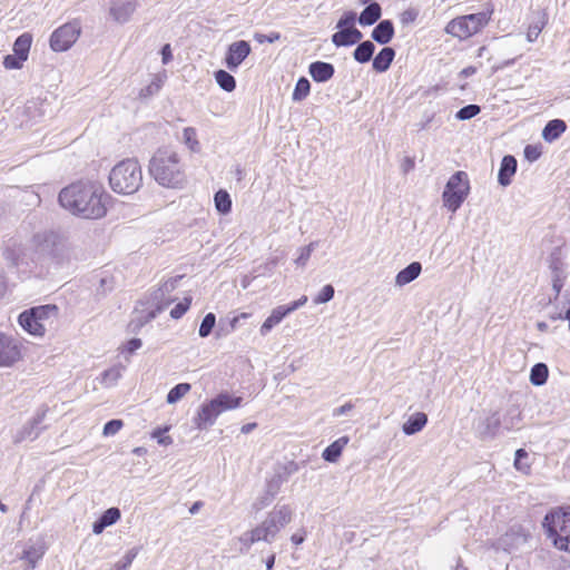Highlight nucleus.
<instances>
[{
	"mask_svg": "<svg viewBox=\"0 0 570 570\" xmlns=\"http://www.w3.org/2000/svg\"><path fill=\"white\" fill-rule=\"evenodd\" d=\"M111 199L101 184L89 180L72 183L59 194V203L63 208L86 219L105 217Z\"/></svg>",
	"mask_w": 570,
	"mask_h": 570,
	"instance_id": "1",
	"label": "nucleus"
},
{
	"mask_svg": "<svg viewBox=\"0 0 570 570\" xmlns=\"http://www.w3.org/2000/svg\"><path fill=\"white\" fill-rule=\"evenodd\" d=\"M149 173L160 185L180 188L186 181L183 164L170 145L157 149L149 164Z\"/></svg>",
	"mask_w": 570,
	"mask_h": 570,
	"instance_id": "2",
	"label": "nucleus"
},
{
	"mask_svg": "<svg viewBox=\"0 0 570 570\" xmlns=\"http://www.w3.org/2000/svg\"><path fill=\"white\" fill-rule=\"evenodd\" d=\"M59 307L56 304H46L24 309L18 316V324L29 335L43 337L48 328L58 321Z\"/></svg>",
	"mask_w": 570,
	"mask_h": 570,
	"instance_id": "3",
	"label": "nucleus"
},
{
	"mask_svg": "<svg viewBox=\"0 0 570 570\" xmlns=\"http://www.w3.org/2000/svg\"><path fill=\"white\" fill-rule=\"evenodd\" d=\"M141 181V168L134 159H126L118 163L109 174L111 189L122 195H130L137 191Z\"/></svg>",
	"mask_w": 570,
	"mask_h": 570,
	"instance_id": "4",
	"label": "nucleus"
},
{
	"mask_svg": "<svg viewBox=\"0 0 570 570\" xmlns=\"http://www.w3.org/2000/svg\"><path fill=\"white\" fill-rule=\"evenodd\" d=\"M543 528L557 549L570 552V510L552 509L544 517Z\"/></svg>",
	"mask_w": 570,
	"mask_h": 570,
	"instance_id": "5",
	"label": "nucleus"
},
{
	"mask_svg": "<svg viewBox=\"0 0 570 570\" xmlns=\"http://www.w3.org/2000/svg\"><path fill=\"white\" fill-rule=\"evenodd\" d=\"M491 12H478L452 19L445 27V32L461 40L478 33L490 21Z\"/></svg>",
	"mask_w": 570,
	"mask_h": 570,
	"instance_id": "6",
	"label": "nucleus"
},
{
	"mask_svg": "<svg viewBox=\"0 0 570 570\" xmlns=\"http://www.w3.org/2000/svg\"><path fill=\"white\" fill-rule=\"evenodd\" d=\"M470 193V180L465 171H456L448 180L442 194L443 205L456 212Z\"/></svg>",
	"mask_w": 570,
	"mask_h": 570,
	"instance_id": "7",
	"label": "nucleus"
},
{
	"mask_svg": "<svg viewBox=\"0 0 570 570\" xmlns=\"http://www.w3.org/2000/svg\"><path fill=\"white\" fill-rule=\"evenodd\" d=\"M291 521L289 511H279L277 514L269 515L259 525L252 529L248 533V538H239L246 547H250L258 541H268L269 537H274L277 532Z\"/></svg>",
	"mask_w": 570,
	"mask_h": 570,
	"instance_id": "8",
	"label": "nucleus"
},
{
	"mask_svg": "<svg viewBox=\"0 0 570 570\" xmlns=\"http://www.w3.org/2000/svg\"><path fill=\"white\" fill-rule=\"evenodd\" d=\"M81 28L78 21H71L56 29L50 37V48L56 52L68 50L79 38Z\"/></svg>",
	"mask_w": 570,
	"mask_h": 570,
	"instance_id": "9",
	"label": "nucleus"
},
{
	"mask_svg": "<svg viewBox=\"0 0 570 570\" xmlns=\"http://www.w3.org/2000/svg\"><path fill=\"white\" fill-rule=\"evenodd\" d=\"M22 358V344L16 337L0 333V366L9 367Z\"/></svg>",
	"mask_w": 570,
	"mask_h": 570,
	"instance_id": "10",
	"label": "nucleus"
},
{
	"mask_svg": "<svg viewBox=\"0 0 570 570\" xmlns=\"http://www.w3.org/2000/svg\"><path fill=\"white\" fill-rule=\"evenodd\" d=\"M250 51V45L245 40H238L230 43L225 56L226 67L229 70L235 71L249 56Z\"/></svg>",
	"mask_w": 570,
	"mask_h": 570,
	"instance_id": "11",
	"label": "nucleus"
},
{
	"mask_svg": "<svg viewBox=\"0 0 570 570\" xmlns=\"http://www.w3.org/2000/svg\"><path fill=\"white\" fill-rule=\"evenodd\" d=\"M137 8L136 0H119L111 3L109 14L117 23L124 24L131 19Z\"/></svg>",
	"mask_w": 570,
	"mask_h": 570,
	"instance_id": "12",
	"label": "nucleus"
},
{
	"mask_svg": "<svg viewBox=\"0 0 570 570\" xmlns=\"http://www.w3.org/2000/svg\"><path fill=\"white\" fill-rule=\"evenodd\" d=\"M220 413V409H218L216 403L212 400L200 406L195 417V424L198 429H206L215 422Z\"/></svg>",
	"mask_w": 570,
	"mask_h": 570,
	"instance_id": "13",
	"label": "nucleus"
},
{
	"mask_svg": "<svg viewBox=\"0 0 570 570\" xmlns=\"http://www.w3.org/2000/svg\"><path fill=\"white\" fill-rule=\"evenodd\" d=\"M46 552V547L43 543H36L27 546L20 559L26 562L27 570H33L37 563L43 558Z\"/></svg>",
	"mask_w": 570,
	"mask_h": 570,
	"instance_id": "14",
	"label": "nucleus"
},
{
	"mask_svg": "<svg viewBox=\"0 0 570 570\" xmlns=\"http://www.w3.org/2000/svg\"><path fill=\"white\" fill-rule=\"evenodd\" d=\"M308 71L316 82H325L333 77L335 69L332 63L315 61L309 65Z\"/></svg>",
	"mask_w": 570,
	"mask_h": 570,
	"instance_id": "15",
	"label": "nucleus"
},
{
	"mask_svg": "<svg viewBox=\"0 0 570 570\" xmlns=\"http://www.w3.org/2000/svg\"><path fill=\"white\" fill-rule=\"evenodd\" d=\"M394 36V26L391 20H382L372 30L371 37L380 45L389 43Z\"/></svg>",
	"mask_w": 570,
	"mask_h": 570,
	"instance_id": "16",
	"label": "nucleus"
},
{
	"mask_svg": "<svg viewBox=\"0 0 570 570\" xmlns=\"http://www.w3.org/2000/svg\"><path fill=\"white\" fill-rule=\"evenodd\" d=\"M120 510L118 508H109L96 522H94V533L100 534L105 528L116 523L120 519Z\"/></svg>",
	"mask_w": 570,
	"mask_h": 570,
	"instance_id": "17",
	"label": "nucleus"
},
{
	"mask_svg": "<svg viewBox=\"0 0 570 570\" xmlns=\"http://www.w3.org/2000/svg\"><path fill=\"white\" fill-rule=\"evenodd\" d=\"M517 170V160L513 156H504L501 161V167L499 170V183L502 186H507L511 183L512 176Z\"/></svg>",
	"mask_w": 570,
	"mask_h": 570,
	"instance_id": "18",
	"label": "nucleus"
},
{
	"mask_svg": "<svg viewBox=\"0 0 570 570\" xmlns=\"http://www.w3.org/2000/svg\"><path fill=\"white\" fill-rule=\"evenodd\" d=\"M395 57V50L384 47L373 59V69L377 72L386 71Z\"/></svg>",
	"mask_w": 570,
	"mask_h": 570,
	"instance_id": "19",
	"label": "nucleus"
},
{
	"mask_svg": "<svg viewBox=\"0 0 570 570\" xmlns=\"http://www.w3.org/2000/svg\"><path fill=\"white\" fill-rule=\"evenodd\" d=\"M428 423V416L423 412L412 414L403 424V432L406 435H412L420 432Z\"/></svg>",
	"mask_w": 570,
	"mask_h": 570,
	"instance_id": "20",
	"label": "nucleus"
},
{
	"mask_svg": "<svg viewBox=\"0 0 570 570\" xmlns=\"http://www.w3.org/2000/svg\"><path fill=\"white\" fill-rule=\"evenodd\" d=\"M381 14H382L381 6L377 2H371L361 12L357 20H358V23L362 26H372L381 18Z\"/></svg>",
	"mask_w": 570,
	"mask_h": 570,
	"instance_id": "21",
	"label": "nucleus"
},
{
	"mask_svg": "<svg viewBox=\"0 0 570 570\" xmlns=\"http://www.w3.org/2000/svg\"><path fill=\"white\" fill-rule=\"evenodd\" d=\"M348 441V436H342L334 441L323 451V459L327 462H336L341 456L344 448L347 445Z\"/></svg>",
	"mask_w": 570,
	"mask_h": 570,
	"instance_id": "22",
	"label": "nucleus"
},
{
	"mask_svg": "<svg viewBox=\"0 0 570 570\" xmlns=\"http://www.w3.org/2000/svg\"><path fill=\"white\" fill-rule=\"evenodd\" d=\"M286 306H277L271 313V315L264 321L261 326V334L266 335L274 326L282 322V320L288 315Z\"/></svg>",
	"mask_w": 570,
	"mask_h": 570,
	"instance_id": "23",
	"label": "nucleus"
},
{
	"mask_svg": "<svg viewBox=\"0 0 570 570\" xmlns=\"http://www.w3.org/2000/svg\"><path fill=\"white\" fill-rule=\"evenodd\" d=\"M567 129V125L561 119L550 120L542 130V137L547 141L558 139Z\"/></svg>",
	"mask_w": 570,
	"mask_h": 570,
	"instance_id": "24",
	"label": "nucleus"
},
{
	"mask_svg": "<svg viewBox=\"0 0 570 570\" xmlns=\"http://www.w3.org/2000/svg\"><path fill=\"white\" fill-rule=\"evenodd\" d=\"M43 107L45 101L41 99L29 100L23 108V114L27 116L28 121H37L41 118L46 112Z\"/></svg>",
	"mask_w": 570,
	"mask_h": 570,
	"instance_id": "25",
	"label": "nucleus"
},
{
	"mask_svg": "<svg viewBox=\"0 0 570 570\" xmlns=\"http://www.w3.org/2000/svg\"><path fill=\"white\" fill-rule=\"evenodd\" d=\"M421 268L422 267L420 263H411L407 267L399 272L396 275V284L403 286L414 281L420 275Z\"/></svg>",
	"mask_w": 570,
	"mask_h": 570,
	"instance_id": "26",
	"label": "nucleus"
},
{
	"mask_svg": "<svg viewBox=\"0 0 570 570\" xmlns=\"http://www.w3.org/2000/svg\"><path fill=\"white\" fill-rule=\"evenodd\" d=\"M31 43H32V35L29 33V32H24L22 35H20L14 43H13V52L17 55V56H20V59H28V56H29V51H30V48H31Z\"/></svg>",
	"mask_w": 570,
	"mask_h": 570,
	"instance_id": "27",
	"label": "nucleus"
},
{
	"mask_svg": "<svg viewBox=\"0 0 570 570\" xmlns=\"http://www.w3.org/2000/svg\"><path fill=\"white\" fill-rule=\"evenodd\" d=\"M216 210L222 215H228L232 212V197L225 189H219L214 195Z\"/></svg>",
	"mask_w": 570,
	"mask_h": 570,
	"instance_id": "28",
	"label": "nucleus"
},
{
	"mask_svg": "<svg viewBox=\"0 0 570 570\" xmlns=\"http://www.w3.org/2000/svg\"><path fill=\"white\" fill-rule=\"evenodd\" d=\"M375 46L372 41L365 40L356 47L353 52L354 59L360 63L368 62L374 53Z\"/></svg>",
	"mask_w": 570,
	"mask_h": 570,
	"instance_id": "29",
	"label": "nucleus"
},
{
	"mask_svg": "<svg viewBox=\"0 0 570 570\" xmlns=\"http://www.w3.org/2000/svg\"><path fill=\"white\" fill-rule=\"evenodd\" d=\"M213 401L216 403L218 409H220V412H223L240 406L243 400L239 396H230L227 393H220Z\"/></svg>",
	"mask_w": 570,
	"mask_h": 570,
	"instance_id": "30",
	"label": "nucleus"
},
{
	"mask_svg": "<svg viewBox=\"0 0 570 570\" xmlns=\"http://www.w3.org/2000/svg\"><path fill=\"white\" fill-rule=\"evenodd\" d=\"M214 76H215L216 82L223 90L230 92L235 89L236 80L226 70L220 69V70L216 71Z\"/></svg>",
	"mask_w": 570,
	"mask_h": 570,
	"instance_id": "31",
	"label": "nucleus"
},
{
	"mask_svg": "<svg viewBox=\"0 0 570 570\" xmlns=\"http://www.w3.org/2000/svg\"><path fill=\"white\" fill-rule=\"evenodd\" d=\"M548 375V366L543 363H538L531 368L530 381L533 385H542L547 382Z\"/></svg>",
	"mask_w": 570,
	"mask_h": 570,
	"instance_id": "32",
	"label": "nucleus"
},
{
	"mask_svg": "<svg viewBox=\"0 0 570 570\" xmlns=\"http://www.w3.org/2000/svg\"><path fill=\"white\" fill-rule=\"evenodd\" d=\"M191 386L189 383H179L174 386L167 394V402L173 404L184 397L189 391Z\"/></svg>",
	"mask_w": 570,
	"mask_h": 570,
	"instance_id": "33",
	"label": "nucleus"
},
{
	"mask_svg": "<svg viewBox=\"0 0 570 570\" xmlns=\"http://www.w3.org/2000/svg\"><path fill=\"white\" fill-rule=\"evenodd\" d=\"M529 454L524 449L515 451L514 468L523 473H529L531 465L528 462Z\"/></svg>",
	"mask_w": 570,
	"mask_h": 570,
	"instance_id": "34",
	"label": "nucleus"
},
{
	"mask_svg": "<svg viewBox=\"0 0 570 570\" xmlns=\"http://www.w3.org/2000/svg\"><path fill=\"white\" fill-rule=\"evenodd\" d=\"M309 89H311L309 81L304 77L299 78L298 81L296 82V86H295V89L293 92V100H295V101L303 100L309 94Z\"/></svg>",
	"mask_w": 570,
	"mask_h": 570,
	"instance_id": "35",
	"label": "nucleus"
},
{
	"mask_svg": "<svg viewBox=\"0 0 570 570\" xmlns=\"http://www.w3.org/2000/svg\"><path fill=\"white\" fill-rule=\"evenodd\" d=\"M351 28H343V29H340L337 32H335L333 36H332V42L336 46V47H347V46H352V37H351Z\"/></svg>",
	"mask_w": 570,
	"mask_h": 570,
	"instance_id": "36",
	"label": "nucleus"
},
{
	"mask_svg": "<svg viewBox=\"0 0 570 570\" xmlns=\"http://www.w3.org/2000/svg\"><path fill=\"white\" fill-rule=\"evenodd\" d=\"M163 86V80L159 76H155L151 82L145 88L140 89L139 98L146 99L156 95Z\"/></svg>",
	"mask_w": 570,
	"mask_h": 570,
	"instance_id": "37",
	"label": "nucleus"
},
{
	"mask_svg": "<svg viewBox=\"0 0 570 570\" xmlns=\"http://www.w3.org/2000/svg\"><path fill=\"white\" fill-rule=\"evenodd\" d=\"M216 323V316L213 313H208L202 321L199 326V336L207 337L213 331Z\"/></svg>",
	"mask_w": 570,
	"mask_h": 570,
	"instance_id": "38",
	"label": "nucleus"
},
{
	"mask_svg": "<svg viewBox=\"0 0 570 570\" xmlns=\"http://www.w3.org/2000/svg\"><path fill=\"white\" fill-rule=\"evenodd\" d=\"M481 111V108L480 106L478 105H468V106H464L462 107L458 112H456V118L460 119V120H469L473 117H475L476 115H479Z\"/></svg>",
	"mask_w": 570,
	"mask_h": 570,
	"instance_id": "39",
	"label": "nucleus"
},
{
	"mask_svg": "<svg viewBox=\"0 0 570 570\" xmlns=\"http://www.w3.org/2000/svg\"><path fill=\"white\" fill-rule=\"evenodd\" d=\"M190 305L191 297H185L170 311V316L175 320L180 318L189 309Z\"/></svg>",
	"mask_w": 570,
	"mask_h": 570,
	"instance_id": "40",
	"label": "nucleus"
},
{
	"mask_svg": "<svg viewBox=\"0 0 570 570\" xmlns=\"http://www.w3.org/2000/svg\"><path fill=\"white\" fill-rule=\"evenodd\" d=\"M26 59H20V56L7 55L3 59V67L6 69H21Z\"/></svg>",
	"mask_w": 570,
	"mask_h": 570,
	"instance_id": "41",
	"label": "nucleus"
},
{
	"mask_svg": "<svg viewBox=\"0 0 570 570\" xmlns=\"http://www.w3.org/2000/svg\"><path fill=\"white\" fill-rule=\"evenodd\" d=\"M355 21H356V13L354 11H346L342 14L340 20L337 21L336 28L343 29V28L354 27Z\"/></svg>",
	"mask_w": 570,
	"mask_h": 570,
	"instance_id": "42",
	"label": "nucleus"
},
{
	"mask_svg": "<svg viewBox=\"0 0 570 570\" xmlns=\"http://www.w3.org/2000/svg\"><path fill=\"white\" fill-rule=\"evenodd\" d=\"M334 296V287L332 285H325L318 295L314 298L315 304H323L331 301Z\"/></svg>",
	"mask_w": 570,
	"mask_h": 570,
	"instance_id": "43",
	"label": "nucleus"
},
{
	"mask_svg": "<svg viewBox=\"0 0 570 570\" xmlns=\"http://www.w3.org/2000/svg\"><path fill=\"white\" fill-rule=\"evenodd\" d=\"M124 425V422L121 420H111L107 422L104 426V435H115L118 433Z\"/></svg>",
	"mask_w": 570,
	"mask_h": 570,
	"instance_id": "44",
	"label": "nucleus"
},
{
	"mask_svg": "<svg viewBox=\"0 0 570 570\" xmlns=\"http://www.w3.org/2000/svg\"><path fill=\"white\" fill-rule=\"evenodd\" d=\"M544 26V21H538L529 26L527 31V39L529 42H533L539 37L542 28Z\"/></svg>",
	"mask_w": 570,
	"mask_h": 570,
	"instance_id": "45",
	"label": "nucleus"
},
{
	"mask_svg": "<svg viewBox=\"0 0 570 570\" xmlns=\"http://www.w3.org/2000/svg\"><path fill=\"white\" fill-rule=\"evenodd\" d=\"M542 154L541 145H527L524 149V156L528 160L534 161Z\"/></svg>",
	"mask_w": 570,
	"mask_h": 570,
	"instance_id": "46",
	"label": "nucleus"
},
{
	"mask_svg": "<svg viewBox=\"0 0 570 570\" xmlns=\"http://www.w3.org/2000/svg\"><path fill=\"white\" fill-rule=\"evenodd\" d=\"M167 431H168V428H165V429L158 428L153 432L151 435L154 439H157L159 444L169 445V444H171L173 440L169 435H165V433Z\"/></svg>",
	"mask_w": 570,
	"mask_h": 570,
	"instance_id": "47",
	"label": "nucleus"
},
{
	"mask_svg": "<svg viewBox=\"0 0 570 570\" xmlns=\"http://www.w3.org/2000/svg\"><path fill=\"white\" fill-rule=\"evenodd\" d=\"M254 39L259 43H264V42L273 43L281 39V35L278 32H271L269 35H264V33L257 32L254 35Z\"/></svg>",
	"mask_w": 570,
	"mask_h": 570,
	"instance_id": "48",
	"label": "nucleus"
},
{
	"mask_svg": "<svg viewBox=\"0 0 570 570\" xmlns=\"http://www.w3.org/2000/svg\"><path fill=\"white\" fill-rule=\"evenodd\" d=\"M417 10L413 9V8H410L407 10H404L401 14H400V20L403 24H409V23H412L416 20L417 18Z\"/></svg>",
	"mask_w": 570,
	"mask_h": 570,
	"instance_id": "49",
	"label": "nucleus"
},
{
	"mask_svg": "<svg viewBox=\"0 0 570 570\" xmlns=\"http://www.w3.org/2000/svg\"><path fill=\"white\" fill-rule=\"evenodd\" d=\"M173 59L171 48L169 43H166L161 48V60L164 65H167Z\"/></svg>",
	"mask_w": 570,
	"mask_h": 570,
	"instance_id": "50",
	"label": "nucleus"
},
{
	"mask_svg": "<svg viewBox=\"0 0 570 570\" xmlns=\"http://www.w3.org/2000/svg\"><path fill=\"white\" fill-rule=\"evenodd\" d=\"M184 140L185 142H197L196 141V130L191 127H187L184 129Z\"/></svg>",
	"mask_w": 570,
	"mask_h": 570,
	"instance_id": "51",
	"label": "nucleus"
},
{
	"mask_svg": "<svg viewBox=\"0 0 570 570\" xmlns=\"http://www.w3.org/2000/svg\"><path fill=\"white\" fill-rule=\"evenodd\" d=\"M306 302H307V296H302L297 301H294L288 306H286V308L289 313H292V312L296 311L297 308H299L301 306H303Z\"/></svg>",
	"mask_w": 570,
	"mask_h": 570,
	"instance_id": "52",
	"label": "nucleus"
},
{
	"mask_svg": "<svg viewBox=\"0 0 570 570\" xmlns=\"http://www.w3.org/2000/svg\"><path fill=\"white\" fill-rule=\"evenodd\" d=\"M351 41H352V45H355L362 38H363V33L355 27H351Z\"/></svg>",
	"mask_w": 570,
	"mask_h": 570,
	"instance_id": "53",
	"label": "nucleus"
},
{
	"mask_svg": "<svg viewBox=\"0 0 570 570\" xmlns=\"http://www.w3.org/2000/svg\"><path fill=\"white\" fill-rule=\"evenodd\" d=\"M141 346V341L139 338H132L127 343L128 352L132 353Z\"/></svg>",
	"mask_w": 570,
	"mask_h": 570,
	"instance_id": "54",
	"label": "nucleus"
},
{
	"mask_svg": "<svg viewBox=\"0 0 570 570\" xmlns=\"http://www.w3.org/2000/svg\"><path fill=\"white\" fill-rule=\"evenodd\" d=\"M291 540H292V542H293L295 546L301 544V543L305 540V532H303V533H294V534L291 537Z\"/></svg>",
	"mask_w": 570,
	"mask_h": 570,
	"instance_id": "55",
	"label": "nucleus"
},
{
	"mask_svg": "<svg viewBox=\"0 0 570 570\" xmlns=\"http://www.w3.org/2000/svg\"><path fill=\"white\" fill-rule=\"evenodd\" d=\"M161 308H163V307H158L156 311H151V312L147 315V317H146L144 321H141V322L139 323V325L141 326L142 324H145V323L149 322L150 320H153L154 317H156L157 313H158V312H160V311H161Z\"/></svg>",
	"mask_w": 570,
	"mask_h": 570,
	"instance_id": "56",
	"label": "nucleus"
},
{
	"mask_svg": "<svg viewBox=\"0 0 570 570\" xmlns=\"http://www.w3.org/2000/svg\"><path fill=\"white\" fill-rule=\"evenodd\" d=\"M475 72H476V68L470 66V67L464 68L461 71V75L464 76V77H470V76L474 75Z\"/></svg>",
	"mask_w": 570,
	"mask_h": 570,
	"instance_id": "57",
	"label": "nucleus"
},
{
	"mask_svg": "<svg viewBox=\"0 0 570 570\" xmlns=\"http://www.w3.org/2000/svg\"><path fill=\"white\" fill-rule=\"evenodd\" d=\"M304 252H305V253H303V254L299 256V258L297 259V262H298V263L304 264V263L308 259V257H309V255H311V248H309V247H306V248L304 249Z\"/></svg>",
	"mask_w": 570,
	"mask_h": 570,
	"instance_id": "58",
	"label": "nucleus"
},
{
	"mask_svg": "<svg viewBox=\"0 0 570 570\" xmlns=\"http://www.w3.org/2000/svg\"><path fill=\"white\" fill-rule=\"evenodd\" d=\"M563 286V283L560 277H557L553 279V289L559 294L561 292V288Z\"/></svg>",
	"mask_w": 570,
	"mask_h": 570,
	"instance_id": "59",
	"label": "nucleus"
},
{
	"mask_svg": "<svg viewBox=\"0 0 570 570\" xmlns=\"http://www.w3.org/2000/svg\"><path fill=\"white\" fill-rule=\"evenodd\" d=\"M256 426H257L256 423H247V424L243 425L240 430H242V433L247 434L250 431H253Z\"/></svg>",
	"mask_w": 570,
	"mask_h": 570,
	"instance_id": "60",
	"label": "nucleus"
},
{
	"mask_svg": "<svg viewBox=\"0 0 570 570\" xmlns=\"http://www.w3.org/2000/svg\"><path fill=\"white\" fill-rule=\"evenodd\" d=\"M202 505H203V503H202L200 501L195 502V503L190 507L189 512H190L191 514L197 513V512L199 511V509H200V507H202Z\"/></svg>",
	"mask_w": 570,
	"mask_h": 570,
	"instance_id": "61",
	"label": "nucleus"
},
{
	"mask_svg": "<svg viewBox=\"0 0 570 570\" xmlns=\"http://www.w3.org/2000/svg\"><path fill=\"white\" fill-rule=\"evenodd\" d=\"M274 563H275V554H272V556L268 557V559L266 561L267 570H272L273 567H274Z\"/></svg>",
	"mask_w": 570,
	"mask_h": 570,
	"instance_id": "62",
	"label": "nucleus"
},
{
	"mask_svg": "<svg viewBox=\"0 0 570 570\" xmlns=\"http://www.w3.org/2000/svg\"><path fill=\"white\" fill-rule=\"evenodd\" d=\"M238 321H239V316H235V317L230 321V326H232V328H235V327H236V324H238Z\"/></svg>",
	"mask_w": 570,
	"mask_h": 570,
	"instance_id": "63",
	"label": "nucleus"
},
{
	"mask_svg": "<svg viewBox=\"0 0 570 570\" xmlns=\"http://www.w3.org/2000/svg\"><path fill=\"white\" fill-rule=\"evenodd\" d=\"M564 318L569 321V331H570V308L566 312Z\"/></svg>",
	"mask_w": 570,
	"mask_h": 570,
	"instance_id": "64",
	"label": "nucleus"
}]
</instances>
